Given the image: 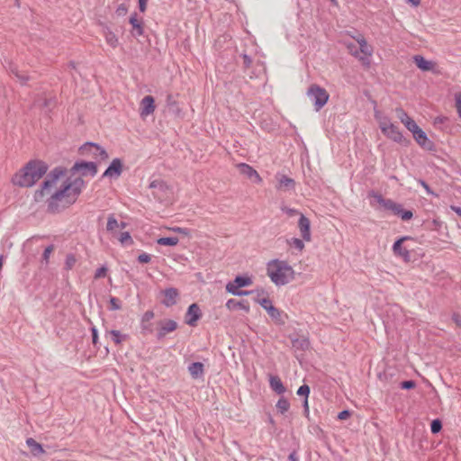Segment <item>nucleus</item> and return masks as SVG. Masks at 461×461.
Wrapping results in <instances>:
<instances>
[{"instance_id":"6ab92c4d","label":"nucleus","mask_w":461,"mask_h":461,"mask_svg":"<svg viewBox=\"0 0 461 461\" xmlns=\"http://www.w3.org/2000/svg\"><path fill=\"white\" fill-rule=\"evenodd\" d=\"M276 178L277 180L276 188L282 191H291L295 188L294 179L282 174H276Z\"/></svg>"},{"instance_id":"603ef678","label":"nucleus","mask_w":461,"mask_h":461,"mask_svg":"<svg viewBox=\"0 0 461 461\" xmlns=\"http://www.w3.org/2000/svg\"><path fill=\"white\" fill-rule=\"evenodd\" d=\"M107 270L108 269L106 267H101L97 268L95 273V278L99 279V278L104 277L106 276Z\"/></svg>"},{"instance_id":"338daca9","label":"nucleus","mask_w":461,"mask_h":461,"mask_svg":"<svg viewBox=\"0 0 461 461\" xmlns=\"http://www.w3.org/2000/svg\"><path fill=\"white\" fill-rule=\"evenodd\" d=\"M288 461H298V457H297L295 450H294L293 452L290 453V455L288 456Z\"/></svg>"},{"instance_id":"e2e57ef3","label":"nucleus","mask_w":461,"mask_h":461,"mask_svg":"<svg viewBox=\"0 0 461 461\" xmlns=\"http://www.w3.org/2000/svg\"><path fill=\"white\" fill-rule=\"evenodd\" d=\"M393 123L390 122V120L387 117H384L382 119H379V127L382 130V127H388L389 125H392Z\"/></svg>"},{"instance_id":"9b49d317","label":"nucleus","mask_w":461,"mask_h":461,"mask_svg":"<svg viewBox=\"0 0 461 461\" xmlns=\"http://www.w3.org/2000/svg\"><path fill=\"white\" fill-rule=\"evenodd\" d=\"M123 164L121 158H113L102 175V178H118L122 173Z\"/></svg>"},{"instance_id":"49530a36","label":"nucleus","mask_w":461,"mask_h":461,"mask_svg":"<svg viewBox=\"0 0 461 461\" xmlns=\"http://www.w3.org/2000/svg\"><path fill=\"white\" fill-rule=\"evenodd\" d=\"M154 318V312L153 311H147L141 317V325L142 329L146 330L148 327L145 325V322L149 321L151 319Z\"/></svg>"},{"instance_id":"72a5a7b5","label":"nucleus","mask_w":461,"mask_h":461,"mask_svg":"<svg viewBox=\"0 0 461 461\" xmlns=\"http://www.w3.org/2000/svg\"><path fill=\"white\" fill-rule=\"evenodd\" d=\"M107 333L112 336V339L116 345H120L129 339L128 334H122L120 330H108Z\"/></svg>"},{"instance_id":"5fc2aeb1","label":"nucleus","mask_w":461,"mask_h":461,"mask_svg":"<svg viewBox=\"0 0 461 461\" xmlns=\"http://www.w3.org/2000/svg\"><path fill=\"white\" fill-rule=\"evenodd\" d=\"M91 334H92V343L95 347H97V344H98V330L97 329L93 326L91 328Z\"/></svg>"},{"instance_id":"a878e982","label":"nucleus","mask_w":461,"mask_h":461,"mask_svg":"<svg viewBox=\"0 0 461 461\" xmlns=\"http://www.w3.org/2000/svg\"><path fill=\"white\" fill-rule=\"evenodd\" d=\"M226 307L230 311H235L238 309L243 310L245 312H249L250 307L249 303L246 300H235V299H229L226 303Z\"/></svg>"},{"instance_id":"37998d69","label":"nucleus","mask_w":461,"mask_h":461,"mask_svg":"<svg viewBox=\"0 0 461 461\" xmlns=\"http://www.w3.org/2000/svg\"><path fill=\"white\" fill-rule=\"evenodd\" d=\"M76 262H77V258H76L75 255L72 253L68 254L66 257V260H65V269L66 270L72 269L74 267V266L76 265Z\"/></svg>"},{"instance_id":"bb28decb","label":"nucleus","mask_w":461,"mask_h":461,"mask_svg":"<svg viewBox=\"0 0 461 461\" xmlns=\"http://www.w3.org/2000/svg\"><path fill=\"white\" fill-rule=\"evenodd\" d=\"M413 60L415 65L421 70V71H431L433 70L435 67V63L430 60H427L424 57L420 55H415L413 57Z\"/></svg>"},{"instance_id":"09e8293b","label":"nucleus","mask_w":461,"mask_h":461,"mask_svg":"<svg viewBox=\"0 0 461 461\" xmlns=\"http://www.w3.org/2000/svg\"><path fill=\"white\" fill-rule=\"evenodd\" d=\"M109 302H110L109 309L111 311H117V310H120L122 308V303H121V301L118 298L112 296L110 298Z\"/></svg>"},{"instance_id":"ddd939ff","label":"nucleus","mask_w":461,"mask_h":461,"mask_svg":"<svg viewBox=\"0 0 461 461\" xmlns=\"http://www.w3.org/2000/svg\"><path fill=\"white\" fill-rule=\"evenodd\" d=\"M407 240H411V238L409 236H404L398 239L393 245V251L395 256L401 257L405 262H410V251L405 247L402 246L403 241Z\"/></svg>"},{"instance_id":"f8f14e48","label":"nucleus","mask_w":461,"mask_h":461,"mask_svg":"<svg viewBox=\"0 0 461 461\" xmlns=\"http://www.w3.org/2000/svg\"><path fill=\"white\" fill-rule=\"evenodd\" d=\"M237 167L240 173L255 184H260L262 178L256 169L246 163H239Z\"/></svg>"},{"instance_id":"f3484780","label":"nucleus","mask_w":461,"mask_h":461,"mask_svg":"<svg viewBox=\"0 0 461 461\" xmlns=\"http://www.w3.org/2000/svg\"><path fill=\"white\" fill-rule=\"evenodd\" d=\"M161 293L164 294V297H165L161 303L166 307H171V306L176 304L177 299L179 297V292L176 288L168 287V288L164 289Z\"/></svg>"},{"instance_id":"f257e3e1","label":"nucleus","mask_w":461,"mask_h":461,"mask_svg":"<svg viewBox=\"0 0 461 461\" xmlns=\"http://www.w3.org/2000/svg\"><path fill=\"white\" fill-rule=\"evenodd\" d=\"M84 187L82 177L68 178L46 201L47 212L52 214L63 212L77 202Z\"/></svg>"},{"instance_id":"69168bd1","label":"nucleus","mask_w":461,"mask_h":461,"mask_svg":"<svg viewBox=\"0 0 461 461\" xmlns=\"http://www.w3.org/2000/svg\"><path fill=\"white\" fill-rule=\"evenodd\" d=\"M173 230L176 231V232H178V233L185 234V235L188 234V230L185 229V228L176 227V228L173 229Z\"/></svg>"},{"instance_id":"774afa93","label":"nucleus","mask_w":461,"mask_h":461,"mask_svg":"<svg viewBox=\"0 0 461 461\" xmlns=\"http://www.w3.org/2000/svg\"><path fill=\"white\" fill-rule=\"evenodd\" d=\"M451 209L461 217V207L452 205Z\"/></svg>"},{"instance_id":"473e14b6","label":"nucleus","mask_w":461,"mask_h":461,"mask_svg":"<svg viewBox=\"0 0 461 461\" xmlns=\"http://www.w3.org/2000/svg\"><path fill=\"white\" fill-rule=\"evenodd\" d=\"M104 34L106 43L112 48H116L118 45V38L115 33L106 27L104 31Z\"/></svg>"},{"instance_id":"aec40b11","label":"nucleus","mask_w":461,"mask_h":461,"mask_svg":"<svg viewBox=\"0 0 461 461\" xmlns=\"http://www.w3.org/2000/svg\"><path fill=\"white\" fill-rule=\"evenodd\" d=\"M298 227H299L303 240L305 241H310L312 239L311 222H310V220L303 214H301V216L299 218Z\"/></svg>"},{"instance_id":"5701e85b","label":"nucleus","mask_w":461,"mask_h":461,"mask_svg":"<svg viewBox=\"0 0 461 461\" xmlns=\"http://www.w3.org/2000/svg\"><path fill=\"white\" fill-rule=\"evenodd\" d=\"M389 211H392L395 215L399 216L402 221H409L413 217V213L411 210L403 209L401 203L395 202L393 203V206L390 207Z\"/></svg>"},{"instance_id":"8fccbe9b","label":"nucleus","mask_w":461,"mask_h":461,"mask_svg":"<svg viewBox=\"0 0 461 461\" xmlns=\"http://www.w3.org/2000/svg\"><path fill=\"white\" fill-rule=\"evenodd\" d=\"M416 386V382L414 380H405L401 382L400 387L404 390H411Z\"/></svg>"},{"instance_id":"dca6fc26","label":"nucleus","mask_w":461,"mask_h":461,"mask_svg":"<svg viewBox=\"0 0 461 461\" xmlns=\"http://www.w3.org/2000/svg\"><path fill=\"white\" fill-rule=\"evenodd\" d=\"M149 187L153 189L152 194L158 200H161L168 190L167 183L160 179H156L150 182Z\"/></svg>"},{"instance_id":"bf43d9fd","label":"nucleus","mask_w":461,"mask_h":461,"mask_svg":"<svg viewBox=\"0 0 461 461\" xmlns=\"http://www.w3.org/2000/svg\"><path fill=\"white\" fill-rule=\"evenodd\" d=\"M128 9L126 7V5L124 4H121L117 9H116V14L119 15V16H122V15H125L126 13H127Z\"/></svg>"},{"instance_id":"a211bd4d","label":"nucleus","mask_w":461,"mask_h":461,"mask_svg":"<svg viewBox=\"0 0 461 461\" xmlns=\"http://www.w3.org/2000/svg\"><path fill=\"white\" fill-rule=\"evenodd\" d=\"M155 99L151 95H146L140 102V116L146 117L155 111Z\"/></svg>"},{"instance_id":"423d86ee","label":"nucleus","mask_w":461,"mask_h":461,"mask_svg":"<svg viewBox=\"0 0 461 461\" xmlns=\"http://www.w3.org/2000/svg\"><path fill=\"white\" fill-rule=\"evenodd\" d=\"M66 174V169L61 167H57L52 169L47 176L46 179L42 182L41 189L35 192V199H42L46 191L52 187L58 179Z\"/></svg>"},{"instance_id":"0eeeda50","label":"nucleus","mask_w":461,"mask_h":461,"mask_svg":"<svg viewBox=\"0 0 461 461\" xmlns=\"http://www.w3.org/2000/svg\"><path fill=\"white\" fill-rule=\"evenodd\" d=\"M252 284V279L247 276H237L233 281L226 285V291L236 296H243L251 294V291L240 290L242 287Z\"/></svg>"},{"instance_id":"cd10ccee","label":"nucleus","mask_w":461,"mask_h":461,"mask_svg":"<svg viewBox=\"0 0 461 461\" xmlns=\"http://www.w3.org/2000/svg\"><path fill=\"white\" fill-rule=\"evenodd\" d=\"M188 372L192 378H202L204 374L203 364L201 362H194L188 366Z\"/></svg>"},{"instance_id":"f03ea898","label":"nucleus","mask_w":461,"mask_h":461,"mask_svg":"<svg viewBox=\"0 0 461 461\" xmlns=\"http://www.w3.org/2000/svg\"><path fill=\"white\" fill-rule=\"evenodd\" d=\"M48 168L47 163L42 160H30L14 176L12 181L20 187H31L47 173Z\"/></svg>"},{"instance_id":"4c0bfd02","label":"nucleus","mask_w":461,"mask_h":461,"mask_svg":"<svg viewBox=\"0 0 461 461\" xmlns=\"http://www.w3.org/2000/svg\"><path fill=\"white\" fill-rule=\"evenodd\" d=\"M276 407L281 414H284L285 412H286L289 410L290 403L286 398L281 397L277 401Z\"/></svg>"},{"instance_id":"6e6d98bb","label":"nucleus","mask_w":461,"mask_h":461,"mask_svg":"<svg viewBox=\"0 0 461 461\" xmlns=\"http://www.w3.org/2000/svg\"><path fill=\"white\" fill-rule=\"evenodd\" d=\"M150 260H151L150 255H149L145 252H143L138 256V261L140 263H142V264L149 263Z\"/></svg>"},{"instance_id":"e433bc0d","label":"nucleus","mask_w":461,"mask_h":461,"mask_svg":"<svg viewBox=\"0 0 461 461\" xmlns=\"http://www.w3.org/2000/svg\"><path fill=\"white\" fill-rule=\"evenodd\" d=\"M117 228H119L118 221L115 219L113 214H110L108 216L107 224H106L107 231L112 232L113 234H114V231L116 230Z\"/></svg>"},{"instance_id":"c03bdc74","label":"nucleus","mask_w":461,"mask_h":461,"mask_svg":"<svg viewBox=\"0 0 461 461\" xmlns=\"http://www.w3.org/2000/svg\"><path fill=\"white\" fill-rule=\"evenodd\" d=\"M442 429V422L439 419H435L430 423V431L432 434H437Z\"/></svg>"},{"instance_id":"680f3d73","label":"nucleus","mask_w":461,"mask_h":461,"mask_svg":"<svg viewBox=\"0 0 461 461\" xmlns=\"http://www.w3.org/2000/svg\"><path fill=\"white\" fill-rule=\"evenodd\" d=\"M452 321L455 322V324L461 329V315L457 312H454L452 314Z\"/></svg>"},{"instance_id":"4be33fe9","label":"nucleus","mask_w":461,"mask_h":461,"mask_svg":"<svg viewBox=\"0 0 461 461\" xmlns=\"http://www.w3.org/2000/svg\"><path fill=\"white\" fill-rule=\"evenodd\" d=\"M382 132L395 142L400 143L402 141L403 136L398 127L393 123L386 128L382 127Z\"/></svg>"},{"instance_id":"4468645a","label":"nucleus","mask_w":461,"mask_h":461,"mask_svg":"<svg viewBox=\"0 0 461 461\" xmlns=\"http://www.w3.org/2000/svg\"><path fill=\"white\" fill-rule=\"evenodd\" d=\"M201 317L202 312L199 305L197 303H192L189 305L185 313V322L191 327H195Z\"/></svg>"},{"instance_id":"393cba45","label":"nucleus","mask_w":461,"mask_h":461,"mask_svg":"<svg viewBox=\"0 0 461 461\" xmlns=\"http://www.w3.org/2000/svg\"><path fill=\"white\" fill-rule=\"evenodd\" d=\"M267 312L277 325H284L285 323V320L288 318L284 312L280 311L274 305L269 307V310Z\"/></svg>"},{"instance_id":"c85d7f7f","label":"nucleus","mask_w":461,"mask_h":461,"mask_svg":"<svg viewBox=\"0 0 461 461\" xmlns=\"http://www.w3.org/2000/svg\"><path fill=\"white\" fill-rule=\"evenodd\" d=\"M269 385L277 394H283L286 390L281 379L277 375L269 376Z\"/></svg>"},{"instance_id":"2f4dec72","label":"nucleus","mask_w":461,"mask_h":461,"mask_svg":"<svg viewBox=\"0 0 461 461\" xmlns=\"http://www.w3.org/2000/svg\"><path fill=\"white\" fill-rule=\"evenodd\" d=\"M292 347L296 350L305 351L310 347V341L307 338H295L291 339Z\"/></svg>"},{"instance_id":"58836bf2","label":"nucleus","mask_w":461,"mask_h":461,"mask_svg":"<svg viewBox=\"0 0 461 461\" xmlns=\"http://www.w3.org/2000/svg\"><path fill=\"white\" fill-rule=\"evenodd\" d=\"M167 106L168 109L176 113H178L180 112V109L178 107L177 102L174 99L173 95L171 94H168L167 95Z\"/></svg>"},{"instance_id":"052dcab7","label":"nucleus","mask_w":461,"mask_h":461,"mask_svg":"<svg viewBox=\"0 0 461 461\" xmlns=\"http://www.w3.org/2000/svg\"><path fill=\"white\" fill-rule=\"evenodd\" d=\"M351 415L348 410H343L338 414V419L340 420H347Z\"/></svg>"},{"instance_id":"2eb2a0df","label":"nucleus","mask_w":461,"mask_h":461,"mask_svg":"<svg viewBox=\"0 0 461 461\" xmlns=\"http://www.w3.org/2000/svg\"><path fill=\"white\" fill-rule=\"evenodd\" d=\"M159 325L160 327L157 332V339L158 340L163 339L167 333L175 331L178 327L177 322L174 320L161 321Z\"/></svg>"},{"instance_id":"0e129e2a","label":"nucleus","mask_w":461,"mask_h":461,"mask_svg":"<svg viewBox=\"0 0 461 461\" xmlns=\"http://www.w3.org/2000/svg\"><path fill=\"white\" fill-rule=\"evenodd\" d=\"M139 2V9L140 12H145L147 7V0H138Z\"/></svg>"},{"instance_id":"7ed1b4c3","label":"nucleus","mask_w":461,"mask_h":461,"mask_svg":"<svg viewBox=\"0 0 461 461\" xmlns=\"http://www.w3.org/2000/svg\"><path fill=\"white\" fill-rule=\"evenodd\" d=\"M267 275L277 286L285 285L294 278L293 267L286 261L279 259L268 262Z\"/></svg>"},{"instance_id":"c9c22d12","label":"nucleus","mask_w":461,"mask_h":461,"mask_svg":"<svg viewBox=\"0 0 461 461\" xmlns=\"http://www.w3.org/2000/svg\"><path fill=\"white\" fill-rule=\"evenodd\" d=\"M179 241L177 237H162L158 239L157 243L161 246H176Z\"/></svg>"},{"instance_id":"20e7f679","label":"nucleus","mask_w":461,"mask_h":461,"mask_svg":"<svg viewBox=\"0 0 461 461\" xmlns=\"http://www.w3.org/2000/svg\"><path fill=\"white\" fill-rule=\"evenodd\" d=\"M352 38L358 43L359 48L353 42L346 43L348 52L357 59L364 67L368 68L371 64L369 57L372 56L373 48L368 45L365 37L360 33L352 35Z\"/></svg>"},{"instance_id":"b1692460","label":"nucleus","mask_w":461,"mask_h":461,"mask_svg":"<svg viewBox=\"0 0 461 461\" xmlns=\"http://www.w3.org/2000/svg\"><path fill=\"white\" fill-rule=\"evenodd\" d=\"M130 23L132 26L131 34L133 37H139L143 35L144 28L142 20L137 18V14L134 13L130 17Z\"/></svg>"},{"instance_id":"864d4df0","label":"nucleus","mask_w":461,"mask_h":461,"mask_svg":"<svg viewBox=\"0 0 461 461\" xmlns=\"http://www.w3.org/2000/svg\"><path fill=\"white\" fill-rule=\"evenodd\" d=\"M455 101L458 116L461 118V93L455 94Z\"/></svg>"},{"instance_id":"c756f323","label":"nucleus","mask_w":461,"mask_h":461,"mask_svg":"<svg viewBox=\"0 0 461 461\" xmlns=\"http://www.w3.org/2000/svg\"><path fill=\"white\" fill-rule=\"evenodd\" d=\"M6 69L8 72L13 74L20 81L22 85H25L26 82L29 80V77L24 74H22L19 71L17 66L12 62L8 63V67H6Z\"/></svg>"},{"instance_id":"f704fd0d","label":"nucleus","mask_w":461,"mask_h":461,"mask_svg":"<svg viewBox=\"0 0 461 461\" xmlns=\"http://www.w3.org/2000/svg\"><path fill=\"white\" fill-rule=\"evenodd\" d=\"M372 196L375 197V199L377 201L379 204H381L384 209L389 210L391 206H393V201L392 199H385L383 197L382 194L377 193H373Z\"/></svg>"},{"instance_id":"a19ab883","label":"nucleus","mask_w":461,"mask_h":461,"mask_svg":"<svg viewBox=\"0 0 461 461\" xmlns=\"http://www.w3.org/2000/svg\"><path fill=\"white\" fill-rule=\"evenodd\" d=\"M255 302L258 303L262 308H264L267 312L269 310V307L273 306L272 301L267 297L260 298L258 295L255 299Z\"/></svg>"},{"instance_id":"1a4fd4ad","label":"nucleus","mask_w":461,"mask_h":461,"mask_svg":"<svg viewBox=\"0 0 461 461\" xmlns=\"http://www.w3.org/2000/svg\"><path fill=\"white\" fill-rule=\"evenodd\" d=\"M70 172L72 175L80 173L82 176H86L87 175L95 176L97 173V165L95 162L79 160L73 165Z\"/></svg>"},{"instance_id":"7c9ffc66","label":"nucleus","mask_w":461,"mask_h":461,"mask_svg":"<svg viewBox=\"0 0 461 461\" xmlns=\"http://www.w3.org/2000/svg\"><path fill=\"white\" fill-rule=\"evenodd\" d=\"M26 444L27 446L29 447L30 450H31V453L34 456H38L41 454H44L45 451L42 447V445H41L40 443H38L34 438H28L26 439Z\"/></svg>"},{"instance_id":"ea45409f","label":"nucleus","mask_w":461,"mask_h":461,"mask_svg":"<svg viewBox=\"0 0 461 461\" xmlns=\"http://www.w3.org/2000/svg\"><path fill=\"white\" fill-rule=\"evenodd\" d=\"M287 244L290 247L295 248L298 251H303L304 249L303 240H300L298 238H292L287 240Z\"/></svg>"},{"instance_id":"4d7b16f0","label":"nucleus","mask_w":461,"mask_h":461,"mask_svg":"<svg viewBox=\"0 0 461 461\" xmlns=\"http://www.w3.org/2000/svg\"><path fill=\"white\" fill-rule=\"evenodd\" d=\"M241 58L243 59V68L245 69L249 68L251 66V64H252L251 58L249 55L245 54V53L241 55Z\"/></svg>"},{"instance_id":"412c9836","label":"nucleus","mask_w":461,"mask_h":461,"mask_svg":"<svg viewBox=\"0 0 461 461\" xmlns=\"http://www.w3.org/2000/svg\"><path fill=\"white\" fill-rule=\"evenodd\" d=\"M395 112H396V114H397L398 118L400 119V121L405 125V127L411 132H412L415 129H418V124L415 122V121L413 119H411L407 114V113L403 109L397 108L395 110Z\"/></svg>"},{"instance_id":"a18cd8bd","label":"nucleus","mask_w":461,"mask_h":461,"mask_svg":"<svg viewBox=\"0 0 461 461\" xmlns=\"http://www.w3.org/2000/svg\"><path fill=\"white\" fill-rule=\"evenodd\" d=\"M55 247L53 244L47 246L42 253V261L45 262L46 265L49 264L50 254L53 252Z\"/></svg>"},{"instance_id":"13d9d810","label":"nucleus","mask_w":461,"mask_h":461,"mask_svg":"<svg viewBox=\"0 0 461 461\" xmlns=\"http://www.w3.org/2000/svg\"><path fill=\"white\" fill-rule=\"evenodd\" d=\"M418 183L426 190L427 194L431 195H437L424 180L419 179Z\"/></svg>"},{"instance_id":"79ce46f5","label":"nucleus","mask_w":461,"mask_h":461,"mask_svg":"<svg viewBox=\"0 0 461 461\" xmlns=\"http://www.w3.org/2000/svg\"><path fill=\"white\" fill-rule=\"evenodd\" d=\"M118 240L124 246L131 245L133 243V240L128 231L120 233Z\"/></svg>"},{"instance_id":"6e6552de","label":"nucleus","mask_w":461,"mask_h":461,"mask_svg":"<svg viewBox=\"0 0 461 461\" xmlns=\"http://www.w3.org/2000/svg\"><path fill=\"white\" fill-rule=\"evenodd\" d=\"M307 95L314 104L316 111H320L327 104L330 97L326 89L318 85H312L308 88Z\"/></svg>"},{"instance_id":"39448f33","label":"nucleus","mask_w":461,"mask_h":461,"mask_svg":"<svg viewBox=\"0 0 461 461\" xmlns=\"http://www.w3.org/2000/svg\"><path fill=\"white\" fill-rule=\"evenodd\" d=\"M78 152L82 157H91L98 162L106 161L109 158L107 151L99 144L87 141L79 147Z\"/></svg>"},{"instance_id":"9d476101","label":"nucleus","mask_w":461,"mask_h":461,"mask_svg":"<svg viewBox=\"0 0 461 461\" xmlns=\"http://www.w3.org/2000/svg\"><path fill=\"white\" fill-rule=\"evenodd\" d=\"M414 140L417 143L424 149L433 151L435 150V144L428 137L426 132L421 130L419 126L412 132Z\"/></svg>"},{"instance_id":"de8ad7c7","label":"nucleus","mask_w":461,"mask_h":461,"mask_svg":"<svg viewBox=\"0 0 461 461\" xmlns=\"http://www.w3.org/2000/svg\"><path fill=\"white\" fill-rule=\"evenodd\" d=\"M310 386L308 384H303L301 385L297 390V394L299 396H304V399L308 400L309 394H310Z\"/></svg>"},{"instance_id":"3c124183","label":"nucleus","mask_w":461,"mask_h":461,"mask_svg":"<svg viewBox=\"0 0 461 461\" xmlns=\"http://www.w3.org/2000/svg\"><path fill=\"white\" fill-rule=\"evenodd\" d=\"M281 210L285 214H287L289 217H293V216H295V215H298V214L301 216V214H302L298 210L294 209V208H289L287 206H282Z\"/></svg>"}]
</instances>
